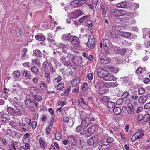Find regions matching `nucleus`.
<instances>
[{"instance_id":"23","label":"nucleus","mask_w":150,"mask_h":150,"mask_svg":"<svg viewBox=\"0 0 150 150\" xmlns=\"http://www.w3.org/2000/svg\"><path fill=\"white\" fill-rule=\"evenodd\" d=\"M127 112L129 114H133L134 113L135 108L132 105L127 106Z\"/></svg>"},{"instance_id":"28","label":"nucleus","mask_w":150,"mask_h":150,"mask_svg":"<svg viewBox=\"0 0 150 150\" xmlns=\"http://www.w3.org/2000/svg\"><path fill=\"white\" fill-rule=\"evenodd\" d=\"M147 100V97L145 96H141L139 100V103L141 104H143L145 103Z\"/></svg>"},{"instance_id":"2","label":"nucleus","mask_w":150,"mask_h":150,"mask_svg":"<svg viewBox=\"0 0 150 150\" xmlns=\"http://www.w3.org/2000/svg\"><path fill=\"white\" fill-rule=\"evenodd\" d=\"M144 135V132L142 129H139L138 132L135 133L132 135L131 139L132 141L133 142L136 139H141Z\"/></svg>"},{"instance_id":"35","label":"nucleus","mask_w":150,"mask_h":150,"mask_svg":"<svg viewBox=\"0 0 150 150\" xmlns=\"http://www.w3.org/2000/svg\"><path fill=\"white\" fill-rule=\"evenodd\" d=\"M121 109L119 107H115L113 110V112L116 115H119L121 113Z\"/></svg>"},{"instance_id":"13","label":"nucleus","mask_w":150,"mask_h":150,"mask_svg":"<svg viewBox=\"0 0 150 150\" xmlns=\"http://www.w3.org/2000/svg\"><path fill=\"white\" fill-rule=\"evenodd\" d=\"M83 14L81 11L79 10H74V12L71 14V17L74 19L77 18L78 17Z\"/></svg>"},{"instance_id":"17","label":"nucleus","mask_w":150,"mask_h":150,"mask_svg":"<svg viewBox=\"0 0 150 150\" xmlns=\"http://www.w3.org/2000/svg\"><path fill=\"white\" fill-rule=\"evenodd\" d=\"M27 51V49L26 48H24L23 50L22 51V53L21 56V59L25 60L29 58L28 56L26 54Z\"/></svg>"},{"instance_id":"64","label":"nucleus","mask_w":150,"mask_h":150,"mask_svg":"<svg viewBox=\"0 0 150 150\" xmlns=\"http://www.w3.org/2000/svg\"><path fill=\"white\" fill-rule=\"evenodd\" d=\"M66 103V102L64 101H58V105H62V106L65 105Z\"/></svg>"},{"instance_id":"11","label":"nucleus","mask_w":150,"mask_h":150,"mask_svg":"<svg viewBox=\"0 0 150 150\" xmlns=\"http://www.w3.org/2000/svg\"><path fill=\"white\" fill-rule=\"evenodd\" d=\"M95 127L94 126H91L86 130V132L85 136L88 137L91 136L95 131Z\"/></svg>"},{"instance_id":"30","label":"nucleus","mask_w":150,"mask_h":150,"mask_svg":"<svg viewBox=\"0 0 150 150\" xmlns=\"http://www.w3.org/2000/svg\"><path fill=\"white\" fill-rule=\"evenodd\" d=\"M116 6L117 7L119 8H126L127 7V4L125 2H122L117 3Z\"/></svg>"},{"instance_id":"49","label":"nucleus","mask_w":150,"mask_h":150,"mask_svg":"<svg viewBox=\"0 0 150 150\" xmlns=\"http://www.w3.org/2000/svg\"><path fill=\"white\" fill-rule=\"evenodd\" d=\"M62 80L61 77L60 76H58L53 80V82L55 83H57L60 82Z\"/></svg>"},{"instance_id":"20","label":"nucleus","mask_w":150,"mask_h":150,"mask_svg":"<svg viewBox=\"0 0 150 150\" xmlns=\"http://www.w3.org/2000/svg\"><path fill=\"white\" fill-rule=\"evenodd\" d=\"M59 60L65 66H68L69 64V60L66 59L64 56H62Z\"/></svg>"},{"instance_id":"60","label":"nucleus","mask_w":150,"mask_h":150,"mask_svg":"<svg viewBox=\"0 0 150 150\" xmlns=\"http://www.w3.org/2000/svg\"><path fill=\"white\" fill-rule=\"evenodd\" d=\"M142 70L141 67H139L136 70V73L137 74H139L142 73Z\"/></svg>"},{"instance_id":"41","label":"nucleus","mask_w":150,"mask_h":150,"mask_svg":"<svg viewBox=\"0 0 150 150\" xmlns=\"http://www.w3.org/2000/svg\"><path fill=\"white\" fill-rule=\"evenodd\" d=\"M107 105L109 108H112L115 106V104L112 102H108L107 103Z\"/></svg>"},{"instance_id":"48","label":"nucleus","mask_w":150,"mask_h":150,"mask_svg":"<svg viewBox=\"0 0 150 150\" xmlns=\"http://www.w3.org/2000/svg\"><path fill=\"white\" fill-rule=\"evenodd\" d=\"M119 10L114 9L112 12V14L116 17H119Z\"/></svg>"},{"instance_id":"34","label":"nucleus","mask_w":150,"mask_h":150,"mask_svg":"<svg viewBox=\"0 0 150 150\" xmlns=\"http://www.w3.org/2000/svg\"><path fill=\"white\" fill-rule=\"evenodd\" d=\"M22 122H25L26 124H27V125H30L31 122V120L30 119L28 118L25 117L23 118H22Z\"/></svg>"},{"instance_id":"59","label":"nucleus","mask_w":150,"mask_h":150,"mask_svg":"<svg viewBox=\"0 0 150 150\" xmlns=\"http://www.w3.org/2000/svg\"><path fill=\"white\" fill-rule=\"evenodd\" d=\"M114 141V139L111 137H108L107 140L106 142L108 143H110L113 142Z\"/></svg>"},{"instance_id":"25","label":"nucleus","mask_w":150,"mask_h":150,"mask_svg":"<svg viewBox=\"0 0 150 150\" xmlns=\"http://www.w3.org/2000/svg\"><path fill=\"white\" fill-rule=\"evenodd\" d=\"M80 79L78 76L76 77L75 79L72 81L71 83V86H78V84L80 82Z\"/></svg>"},{"instance_id":"5","label":"nucleus","mask_w":150,"mask_h":150,"mask_svg":"<svg viewBox=\"0 0 150 150\" xmlns=\"http://www.w3.org/2000/svg\"><path fill=\"white\" fill-rule=\"evenodd\" d=\"M108 71L105 70L101 68H98L97 70V73L98 77L103 79L105 75L107 74Z\"/></svg>"},{"instance_id":"18","label":"nucleus","mask_w":150,"mask_h":150,"mask_svg":"<svg viewBox=\"0 0 150 150\" xmlns=\"http://www.w3.org/2000/svg\"><path fill=\"white\" fill-rule=\"evenodd\" d=\"M62 38L63 40L69 42L71 41V40L72 39V36L70 33L63 35L62 37Z\"/></svg>"},{"instance_id":"45","label":"nucleus","mask_w":150,"mask_h":150,"mask_svg":"<svg viewBox=\"0 0 150 150\" xmlns=\"http://www.w3.org/2000/svg\"><path fill=\"white\" fill-rule=\"evenodd\" d=\"M108 36L111 38H116L115 34L114 33L109 32L108 33Z\"/></svg>"},{"instance_id":"63","label":"nucleus","mask_w":150,"mask_h":150,"mask_svg":"<svg viewBox=\"0 0 150 150\" xmlns=\"http://www.w3.org/2000/svg\"><path fill=\"white\" fill-rule=\"evenodd\" d=\"M144 108L146 110H147L150 108V102L146 103L145 105Z\"/></svg>"},{"instance_id":"50","label":"nucleus","mask_w":150,"mask_h":150,"mask_svg":"<svg viewBox=\"0 0 150 150\" xmlns=\"http://www.w3.org/2000/svg\"><path fill=\"white\" fill-rule=\"evenodd\" d=\"M64 86V84L63 83H60L57 86V88L58 90H60L62 89Z\"/></svg>"},{"instance_id":"55","label":"nucleus","mask_w":150,"mask_h":150,"mask_svg":"<svg viewBox=\"0 0 150 150\" xmlns=\"http://www.w3.org/2000/svg\"><path fill=\"white\" fill-rule=\"evenodd\" d=\"M37 124V123L36 121H33L31 124V127L33 129H35L36 127Z\"/></svg>"},{"instance_id":"43","label":"nucleus","mask_w":150,"mask_h":150,"mask_svg":"<svg viewBox=\"0 0 150 150\" xmlns=\"http://www.w3.org/2000/svg\"><path fill=\"white\" fill-rule=\"evenodd\" d=\"M150 118V115L148 114H145L143 116V120L144 122H147Z\"/></svg>"},{"instance_id":"14","label":"nucleus","mask_w":150,"mask_h":150,"mask_svg":"<svg viewBox=\"0 0 150 150\" xmlns=\"http://www.w3.org/2000/svg\"><path fill=\"white\" fill-rule=\"evenodd\" d=\"M71 43L74 46H79L80 44L79 39L77 37L74 36L72 38V40L71 41Z\"/></svg>"},{"instance_id":"22","label":"nucleus","mask_w":150,"mask_h":150,"mask_svg":"<svg viewBox=\"0 0 150 150\" xmlns=\"http://www.w3.org/2000/svg\"><path fill=\"white\" fill-rule=\"evenodd\" d=\"M19 127L22 129V131L26 132L27 131L28 128H26L27 126V124L25 123L21 122H19Z\"/></svg>"},{"instance_id":"38","label":"nucleus","mask_w":150,"mask_h":150,"mask_svg":"<svg viewBox=\"0 0 150 150\" xmlns=\"http://www.w3.org/2000/svg\"><path fill=\"white\" fill-rule=\"evenodd\" d=\"M31 71L34 74L37 73L39 72V69L36 66L32 67L31 69Z\"/></svg>"},{"instance_id":"27","label":"nucleus","mask_w":150,"mask_h":150,"mask_svg":"<svg viewBox=\"0 0 150 150\" xmlns=\"http://www.w3.org/2000/svg\"><path fill=\"white\" fill-rule=\"evenodd\" d=\"M98 0H92V4H88L89 8H90L93 9L94 8H96L98 4Z\"/></svg>"},{"instance_id":"56","label":"nucleus","mask_w":150,"mask_h":150,"mask_svg":"<svg viewBox=\"0 0 150 150\" xmlns=\"http://www.w3.org/2000/svg\"><path fill=\"white\" fill-rule=\"evenodd\" d=\"M102 86L105 88H110V82L106 83L103 82L102 84Z\"/></svg>"},{"instance_id":"15","label":"nucleus","mask_w":150,"mask_h":150,"mask_svg":"<svg viewBox=\"0 0 150 150\" xmlns=\"http://www.w3.org/2000/svg\"><path fill=\"white\" fill-rule=\"evenodd\" d=\"M91 119L90 118L87 117L82 120L81 124L82 125L84 126L85 127L87 128L91 123Z\"/></svg>"},{"instance_id":"6","label":"nucleus","mask_w":150,"mask_h":150,"mask_svg":"<svg viewBox=\"0 0 150 150\" xmlns=\"http://www.w3.org/2000/svg\"><path fill=\"white\" fill-rule=\"evenodd\" d=\"M88 42L87 45L88 47L93 48L95 45V40L93 36H90L88 37Z\"/></svg>"},{"instance_id":"19","label":"nucleus","mask_w":150,"mask_h":150,"mask_svg":"<svg viewBox=\"0 0 150 150\" xmlns=\"http://www.w3.org/2000/svg\"><path fill=\"white\" fill-rule=\"evenodd\" d=\"M103 79L105 81L114 80L115 79V77L112 74H108V72L106 75L103 77Z\"/></svg>"},{"instance_id":"36","label":"nucleus","mask_w":150,"mask_h":150,"mask_svg":"<svg viewBox=\"0 0 150 150\" xmlns=\"http://www.w3.org/2000/svg\"><path fill=\"white\" fill-rule=\"evenodd\" d=\"M33 96L34 99H32V100H35V101L36 100L37 101L39 102L42 99V97H41L40 96L34 95H33Z\"/></svg>"},{"instance_id":"40","label":"nucleus","mask_w":150,"mask_h":150,"mask_svg":"<svg viewBox=\"0 0 150 150\" xmlns=\"http://www.w3.org/2000/svg\"><path fill=\"white\" fill-rule=\"evenodd\" d=\"M47 40L50 42L54 43L55 41L53 38L52 37L51 34L50 33L48 34Z\"/></svg>"},{"instance_id":"26","label":"nucleus","mask_w":150,"mask_h":150,"mask_svg":"<svg viewBox=\"0 0 150 150\" xmlns=\"http://www.w3.org/2000/svg\"><path fill=\"white\" fill-rule=\"evenodd\" d=\"M59 46L62 49V51L64 53H67L69 50V47L68 45L62 44H60Z\"/></svg>"},{"instance_id":"52","label":"nucleus","mask_w":150,"mask_h":150,"mask_svg":"<svg viewBox=\"0 0 150 150\" xmlns=\"http://www.w3.org/2000/svg\"><path fill=\"white\" fill-rule=\"evenodd\" d=\"M39 141L41 147L45 148V146L44 145V141L41 139H39Z\"/></svg>"},{"instance_id":"57","label":"nucleus","mask_w":150,"mask_h":150,"mask_svg":"<svg viewBox=\"0 0 150 150\" xmlns=\"http://www.w3.org/2000/svg\"><path fill=\"white\" fill-rule=\"evenodd\" d=\"M51 130V128L50 127H47L46 129V132L47 135H49L50 134V133Z\"/></svg>"},{"instance_id":"33","label":"nucleus","mask_w":150,"mask_h":150,"mask_svg":"<svg viewBox=\"0 0 150 150\" xmlns=\"http://www.w3.org/2000/svg\"><path fill=\"white\" fill-rule=\"evenodd\" d=\"M34 55L38 58H40L42 57L41 52L39 50H36L34 51Z\"/></svg>"},{"instance_id":"37","label":"nucleus","mask_w":150,"mask_h":150,"mask_svg":"<svg viewBox=\"0 0 150 150\" xmlns=\"http://www.w3.org/2000/svg\"><path fill=\"white\" fill-rule=\"evenodd\" d=\"M8 150H16L13 142H11V143L9 145V146L8 148Z\"/></svg>"},{"instance_id":"42","label":"nucleus","mask_w":150,"mask_h":150,"mask_svg":"<svg viewBox=\"0 0 150 150\" xmlns=\"http://www.w3.org/2000/svg\"><path fill=\"white\" fill-rule=\"evenodd\" d=\"M145 89L143 87L139 88L138 90V92L139 94L142 95L144 94L145 92Z\"/></svg>"},{"instance_id":"54","label":"nucleus","mask_w":150,"mask_h":150,"mask_svg":"<svg viewBox=\"0 0 150 150\" xmlns=\"http://www.w3.org/2000/svg\"><path fill=\"white\" fill-rule=\"evenodd\" d=\"M32 62L35 64L36 65L38 66L40 64V63L39 61L37 59H32Z\"/></svg>"},{"instance_id":"32","label":"nucleus","mask_w":150,"mask_h":150,"mask_svg":"<svg viewBox=\"0 0 150 150\" xmlns=\"http://www.w3.org/2000/svg\"><path fill=\"white\" fill-rule=\"evenodd\" d=\"M35 39L40 41H43L45 40V37L43 35H36L35 36Z\"/></svg>"},{"instance_id":"46","label":"nucleus","mask_w":150,"mask_h":150,"mask_svg":"<svg viewBox=\"0 0 150 150\" xmlns=\"http://www.w3.org/2000/svg\"><path fill=\"white\" fill-rule=\"evenodd\" d=\"M121 50L119 47L115 46L114 47L113 51L114 52L116 53L119 54Z\"/></svg>"},{"instance_id":"3","label":"nucleus","mask_w":150,"mask_h":150,"mask_svg":"<svg viewBox=\"0 0 150 150\" xmlns=\"http://www.w3.org/2000/svg\"><path fill=\"white\" fill-rule=\"evenodd\" d=\"M86 0H74L71 3V5L74 7H79L86 2Z\"/></svg>"},{"instance_id":"12","label":"nucleus","mask_w":150,"mask_h":150,"mask_svg":"<svg viewBox=\"0 0 150 150\" xmlns=\"http://www.w3.org/2000/svg\"><path fill=\"white\" fill-rule=\"evenodd\" d=\"M20 122V120L17 118L15 120L11 121L10 122V125L12 127L16 128L19 125V122Z\"/></svg>"},{"instance_id":"58","label":"nucleus","mask_w":150,"mask_h":150,"mask_svg":"<svg viewBox=\"0 0 150 150\" xmlns=\"http://www.w3.org/2000/svg\"><path fill=\"white\" fill-rule=\"evenodd\" d=\"M110 88H114L117 86V83L116 82H110Z\"/></svg>"},{"instance_id":"29","label":"nucleus","mask_w":150,"mask_h":150,"mask_svg":"<svg viewBox=\"0 0 150 150\" xmlns=\"http://www.w3.org/2000/svg\"><path fill=\"white\" fill-rule=\"evenodd\" d=\"M23 75L28 79H31L30 73L28 71H24L23 73Z\"/></svg>"},{"instance_id":"10","label":"nucleus","mask_w":150,"mask_h":150,"mask_svg":"<svg viewBox=\"0 0 150 150\" xmlns=\"http://www.w3.org/2000/svg\"><path fill=\"white\" fill-rule=\"evenodd\" d=\"M0 115L1 116V120L3 122H6L9 119V116L6 113L1 112Z\"/></svg>"},{"instance_id":"24","label":"nucleus","mask_w":150,"mask_h":150,"mask_svg":"<svg viewBox=\"0 0 150 150\" xmlns=\"http://www.w3.org/2000/svg\"><path fill=\"white\" fill-rule=\"evenodd\" d=\"M67 141L70 144L73 145H75L76 142V140L73 135L69 136L67 138Z\"/></svg>"},{"instance_id":"31","label":"nucleus","mask_w":150,"mask_h":150,"mask_svg":"<svg viewBox=\"0 0 150 150\" xmlns=\"http://www.w3.org/2000/svg\"><path fill=\"white\" fill-rule=\"evenodd\" d=\"M98 91L100 94H103L107 93L108 91V90L105 89L104 88L100 87L98 89Z\"/></svg>"},{"instance_id":"9","label":"nucleus","mask_w":150,"mask_h":150,"mask_svg":"<svg viewBox=\"0 0 150 150\" xmlns=\"http://www.w3.org/2000/svg\"><path fill=\"white\" fill-rule=\"evenodd\" d=\"M86 128L84 126H83L82 125V124H81L80 125L76 127V132L79 133H80V134H85L86 132Z\"/></svg>"},{"instance_id":"7","label":"nucleus","mask_w":150,"mask_h":150,"mask_svg":"<svg viewBox=\"0 0 150 150\" xmlns=\"http://www.w3.org/2000/svg\"><path fill=\"white\" fill-rule=\"evenodd\" d=\"M82 60V57L81 56H74L72 59L73 62L77 66H79L81 64Z\"/></svg>"},{"instance_id":"61","label":"nucleus","mask_w":150,"mask_h":150,"mask_svg":"<svg viewBox=\"0 0 150 150\" xmlns=\"http://www.w3.org/2000/svg\"><path fill=\"white\" fill-rule=\"evenodd\" d=\"M86 76L89 80H92L93 78V75L91 73L88 74Z\"/></svg>"},{"instance_id":"44","label":"nucleus","mask_w":150,"mask_h":150,"mask_svg":"<svg viewBox=\"0 0 150 150\" xmlns=\"http://www.w3.org/2000/svg\"><path fill=\"white\" fill-rule=\"evenodd\" d=\"M40 87L43 90H45L47 89V85L43 81H42L40 84Z\"/></svg>"},{"instance_id":"4","label":"nucleus","mask_w":150,"mask_h":150,"mask_svg":"<svg viewBox=\"0 0 150 150\" xmlns=\"http://www.w3.org/2000/svg\"><path fill=\"white\" fill-rule=\"evenodd\" d=\"M103 44L105 48L107 50H111L112 48L113 45L108 39H105L103 42Z\"/></svg>"},{"instance_id":"21","label":"nucleus","mask_w":150,"mask_h":150,"mask_svg":"<svg viewBox=\"0 0 150 150\" xmlns=\"http://www.w3.org/2000/svg\"><path fill=\"white\" fill-rule=\"evenodd\" d=\"M111 148L109 144H102L99 146V150H109Z\"/></svg>"},{"instance_id":"39","label":"nucleus","mask_w":150,"mask_h":150,"mask_svg":"<svg viewBox=\"0 0 150 150\" xmlns=\"http://www.w3.org/2000/svg\"><path fill=\"white\" fill-rule=\"evenodd\" d=\"M61 135L60 132L58 131L56 132L55 133V138L58 140H59L61 138Z\"/></svg>"},{"instance_id":"53","label":"nucleus","mask_w":150,"mask_h":150,"mask_svg":"<svg viewBox=\"0 0 150 150\" xmlns=\"http://www.w3.org/2000/svg\"><path fill=\"white\" fill-rule=\"evenodd\" d=\"M144 46L146 48H148L150 46V40H149L145 42Z\"/></svg>"},{"instance_id":"47","label":"nucleus","mask_w":150,"mask_h":150,"mask_svg":"<svg viewBox=\"0 0 150 150\" xmlns=\"http://www.w3.org/2000/svg\"><path fill=\"white\" fill-rule=\"evenodd\" d=\"M20 75V73L18 71H16L13 74V75L15 78H18Z\"/></svg>"},{"instance_id":"8","label":"nucleus","mask_w":150,"mask_h":150,"mask_svg":"<svg viewBox=\"0 0 150 150\" xmlns=\"http://www.w3.org/2000/svg\"><path fill=\"white\" fill-rule=\"evenodd\" d=\"M98 136L97 135L92 136L91 138L88 139L87 142L89 145H93L96 143L98 139Z\"/></svg>"},{"instance_id":"1","label":"nucleus","mask_w":150,"mask_h":150,"mask_svg":"<svg viewBox=\"0 0 150 150\" xmlns=\"http://www.w3.org/2000/svg\"><path fill=\"white\" fill-rule=\"evenodd\" d=\"M13 106L16 108V110L11 107H8L7 111L8 113L11 116H21L22 115L21 110L20 108L22 107L21 104L17 102H14L13 103Z\"/></svg>"},{"instance_id":"51","label":"nucleus","mask_w":150,"mask_h":150,"mask_svg":"<svg viewBox=\"0 0 150 150\" xmlns=\"http://www.w3.org/2000/svg\"><path fill=\"white\" fill-rule=\"evenodd\" d=\"M79 141L80 142V145L81 148H82L85 146L86 143L83 140L80 139Z\"/></svg>"},{"instance_id":"62","label":"nucleus","mask_w":150,"mask_h":150,"mask_svg":"<svg viewBox=\"0 0 150 150\" xmlns=\"http://www.w3.org/2000/svg\"><path fill=\"white\" fill-rule=\"evenodd\" d=\"M130 35L131 34L129 32H124L123 37L125 38H128L129 37Z\"/></svg>"},{"instance_id":"16","label":"nucleus","mask_w":150,"mask_h":150,"mask_svg":"<svg viewBox=\"0 0 150 150\" xmlns=\"http://www.w3.org/2000/svg\"><path fill=\"white\" fill-rule=\"evenodd\" d=\"M111 61L110 59L104 57H101L99 60V62L103 65L109 63Z\"/></svg>"}]
</instances>
